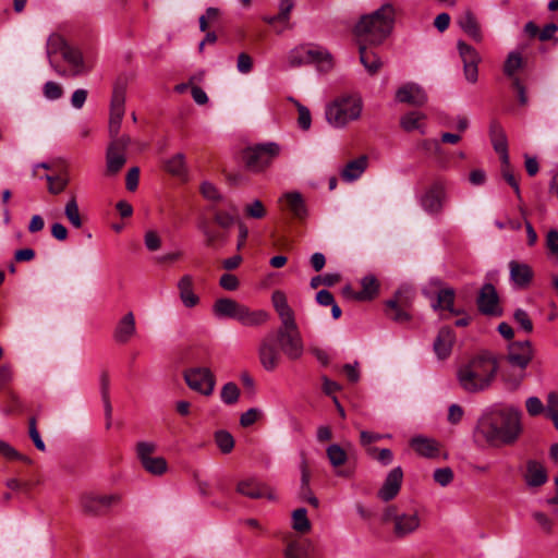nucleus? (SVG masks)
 <instances>
[{
    "mask_svg": "<svg viewBox=\"0 0 558 558\" xmlns=\"http://www.w3.org/2000/svg\"><path fill=\"white\" fill-rule=\"evenodd\" d=\"M197 227L205 238V245L207 247H217L219 245H225L228 242L227 232L213 230L206 219H202Z\"/></svg>",
    "mask_w": 558,
    "mask_h": 558,
    "instance_id": "nucleus-32",
    "label": "nucleus"
},
{
    "mask_svg": "<svg viewBox=\"0 0 558 558\" xmlns=\"http://www.w3.org/2000/svg\"><path fill=\"white\" fill-rule=\"evenodd\" d=\"M396 99L399 102L421 107L427 101V96L420 85L415 83H408L397 90Z\"/></svg>",
    "mask_w": 558,
    "mask_h": 558,
    "instance_id": "nucleus-20",
    "label": "nucleus"
},
{
    "mask_svg": "<svg viewBox=\"0 0 558 558\" xmlns=\"http://www.w3.org/2000/svg\"><path fill=\"white\" fill-rule=\"evenodd\" d=\"M510 279L518 288H526L533 279L532 268L524 263L511 260L509 263Z\"/></svg>",
    "mask_w": 558,
    "mask_h": 558,
    "instance_id": "nucleus-26",
    "label": "nucleus"
},
{
    "mask_svg": "<svg viewBox=\"0 0 558 558\" xmlns=\"http://www.w3.org/2000/svg\"><path fill=\"white\" fill-rule=\"evenodd\" d=\"M62 87L56 82L49 81L44 86V95L48 99H59L62 96Z\"/></svg>",
    "mask_w": 558,
    "mask_h": 558,
    "instance_id": "nucleus-63",
    "label": "nucleus"
},
{
    "mask_svg": "<svg viewBox=\"0 0 558 558\" xmlns=\"http://www.w3.org/2000/svg\"><path fill=\"white\" fill-rule=\"evenodd\" d=\"M326 454H327V458H328L330 464L335 469L342 466L348 460L347 452L344 451L343 448H341L337 444L330 445L326 449Z\"/></svg>",
    "mask_w": 558,
    "mask_h": 558,
    "instance_id": "nucleus-47",
    "label": "nucleus"
},
{
    "mask_svg": "<svg viewBox=\"0 0 558 558\" xmlns=\"http://www.w3.org/2000/svg\"><path fill=\"white\" fill-rule=\"evenodd\" d=\"M411 447L424 458H436L439 456V442L424 436H416L411 439Z\"/></svg>",
    "mask_w": 558,
    "mask_h": 558,
    "instance_id": "nucleus-29",
    "label": "nucleus"
},
{
    "mask_svg": "<svg viewBox=\"0 0 558 558\" xmlns=\"http://www.w3.org/2000/svg\"><path fill=\"white\" fill-rule=\"evenodd\" d=\"M384 522H393V534L403 538L414 533L421 524L417 513H399L395 506H389L383 513Z\"/></svg>",
    "mask_w": 558,
    "mask_h": 558,
    "instance_id": "nucleus-8",
    "label": "nucleus"
},
{
    "mask_svg": "<svg viewBox=\"0 0 558 558\" xmlns=\"http://www.w3.org/2000/svg\"><path fill=\"white\" fill-rule=\"evenodd\" d=\"M70 46L66 44L65 39L59 34H52L49 36L47 40V56L49 58V62L51 66L54 68L51 57L57 53H62Z\"/></svg>",
    "mask_w": 558,
    "mask_h": 558,
    "instance_id": "nucleus-45",
    "label": "nucleus"
},
{
    "mask_svg": "<svg viewBox=\"0 0 558 558\" xmlns=\"http://www.w3.org/2000/svg\"><path fill=\"white\" fill-rule=\"evenodd\" d=\"M280 352L292 361L301 359L304 353V341L295 319L281 323L275 333H269L262 340L258 355L266 371L271 372L278 367Z\"/></svg>",
    "mask_w": 558,
    "mask_h": 558,
    "instance_id": "nucleus-2",
    "label": "nucleus"
},
{
    "mask_svg": "<svg viewBox=\"0 0 558 558\" xmlns=\"http://www.w3.org/2000/svg\"><path fill=\"white\" fill-rule=\"evenodd\" d=\"M489 135L495 151L500 156L501 163L508 165V142L501 125L495 121L492 122L489 126Z\"/></svg>",
    "mask_w": 558,
    "mask_h": 558,
    "instance_id": "nucleus-24",
    "label": "nucleus"
},
{
    "mask_svg": "<svg viewBox=\"0 0 558 558\" xmlns=\"http://www.w3.org/2000/svg\"><path fill=\"white\" fill-rule=\"evenodd\" d=\"M130 143L131 138L128 135L111 140L106 155L107 172L109 174L118 173L126 162L125 150Z\"/></svg>",
    "mask_w": 558,
    "mask_h": 558,
    "instance_id": "nucleus-13",
    "label": "nucleus"
},
{
    "mask_svg": "<svg viewBox=\"0 0 558 558\" xmlns=\"http://www.w3.org/2000/svg\"><path fill=\"white\" fill-rule=\"evenodd\" d=\"M425 114L417 112V111H411L407 114H404L400 119V124L402 129L407 132H412L414 130L421 131V133H424L422 121L425 120Z\"/></svg>",
    "mask_w": 558,
    "mask_h": 558,
    "instance_id": "nucleus-43",
    "label": "nucleus"
},
{
    "mask_svg": "<svg viewBox=\"0 0 558 558\" xmlns=\"http://www.w3.org/2000/svg\"><path fill=\"white\" fill-rule=\"evenodd\" d=\"M362 290L359 291L360 301H371L378 294L379 282L373 275H367L361 279Z\"/></svg>",
    "mask_w": 558,
    "mask_h": 558,
    "instance_id": "nucleus-42",
    "label": "nucleus"
},
{
    "mask_svg": "<svg viewBox=\"0 0 558 558\" xmlns=\"http://www.w3.org/2000/svg\"><path fill=\"white\" fill-rule=\"evenodd\" d=\"M28 434H29V437L33 440L35 447L38 450H40V451H45L46 450V446H45V442L43 441V439L40 437V434H39V432L37 429V422H36L35 417H31L29 418V422H28Z\"/></svg>",
    "mask_w": 558,
    "mask_h": 558,
    "instance_id": "nucleus-59",
    "label": "nucleus"
},
{
    "mask_svg": "<svg viewBox=\"0 0 558 558\" xmlns=\"http://www.w3.org/2000/svg\"><path fill=\"white\" fill-rule=\"evenodd\" d=\"M513 318L524 331L532 332L533 324L529 314L524 310L518 308L513 314Z\"/></svg>",
    "mask_w": 558,
    "mask_h": 558,
    "instance_id": "nucleus-61",
    "label": "nucleus"
},
{
    "mask_svg": "<svg viewBox=\"0 0 558 558\" xmlns=\"http://www.w3.org/2000/svg\"><path fill=\"white\" fill-rule=\"evenodd\" d=\"M459 54L463 62V72L468 82L474 84L478 80V63L481 57L475 48L463 40L457 44Z\"/></svg>",
    "mask_w": 558,
    "mask_h": 558,
    "instance_id": "nucleus-15",
    "label": "nucleus"
},
{
    "mask_svg": "<svg viewBox=\"0 0 558 558\" xmlns=\"http://www.w3.org/2000/svg\"><path fill=\"white\" fill-rule=\"evenodd\" d=\"M215 441L222 453H230L234 447L233 436L226 430L216 432Z\"/></svg>",
    "mask_w": 558,
    "mask_h": 558,
    "instance_id": "nucleus-50",
    "label": "nucleus"
},
{
    "mask_svg": "<svg viewBox=\"0 0 558 558\" xmlns=\"http://www.w3.org/2000/svg\"><path fill=\"white\" fill-rule=\"evenodd\" d=\"M165 169L172 175H183L185 173V156L178 153L165 162Z\"/></svg>",
    "mask_w": 558,
    "mask_h": 558,
    "instance_id": "nucleus-48",
    "label": "nucleus"
},
{
    "mask_svg": "<svg viewBox=\"0 0 558 558\" xmlns=\"http://www.w3.org/2000/svg\"><path fill=\"white\" fill-rule=\"evenodd\" d=\"M368 453L372 454L378 462H380L384 465H388L392 462L393 454L390 449L384 448H368Z\"/></svg>",
    "mask_w": 558,
    "mask_h": 558,
    "instance_id": "nucleus-60",
    "label": "nucleus"
},
{
    "mask_svg": "<svg viewBox=\"0 0 558 558\" xmlns=\"http://www.w3.org/2000/svg\"><path fill=\"white\" fill-rule=\"evenodd\" d=\"M280 146L269 142L247 147L243 151V160L248 170L260 172L279 156Z\"/></svg>",
    "mask_w": 558,
    "mask_h": 558,
    "instance_id": "nucleus-7",
    "label": "nucleus"
},
{
    "mask_svg": "<svg viewBox=\"0 0 558 558\" xmlns=\"http://www.w3.org/2000/svg\"><path fill=\"white\" fill-rule=\"evenodd\" d=\"M447 184L444 180H435L420 197V205L432 216H440L447 203Z\"/></svg>",
    "mask_w": 558,
    "mask_h": 558,
    "instance_id": "nucleus-9",
    "label": "nucleus"
},
{
    "mask_svg": "<svg viewBox=\"0 0 558 558\" xmlns=\"http://www.w3.org/2000/svg\"><path fill=\"white\" fill-rule=\"evenodd\" d=\"M236 492L252 499L268 498L274 499L271 489L255 478L240 481L236 485Z\"/></svg>",
    "mask_w": 558,
    "mask_h": 558,
    "instance_id": "nucleus-21",
    "label": "nucleus"
},
{
    "mask_svg": "<svg viewBox=\"0 0 558 558\" xmlns=\"http://www.w3.org/2000/svg\"><path fill=\"white\" fill-rule=\"evenodd\" d=\"M144 243L148 251L155 252L161 246V239L156 231L149 230L145 233Z\"/></svg>",
    "mask_w": 558,
    "mask_h": 558,
    "instance_id": "nucleus-62",
    "label": "nucleus"
},
{
    "mask_svg": "<svg viewBox=\"0 0 558 558\" xmlns=\"http://www.w3.org/2000/svg\"><path fill=\"white\" fill-rule=\"evenodd\" d=\"M396 10L385 3L371 14L363 15L354 27L359 43L378 46L390 35L395 24Z\"/></svg>",
    "mask_w": 558,
    "mask_h": 558,
    "instance_id": "nucleus-3",
    "label": "nucleus"
},
{
    "mask_svg": "<svg viewBox=\"0 0 558 558\" xmlns=\"http://www.w3.org/2000/svg\"><path fill=\"white\" fill-rule=\"evenodd\" d=\"M367 167V157L361 156L351 160L343 168L341 175L347 181H354L359 179Z\"/></svg>",
    "mask_w": 558,
    "mask_h": 558,
    "instance_id": "nucleus-40",
    "label": "nucleus"
},
{
    "mask_svg": "<svg viewBox=\"0 0 558 558\" xmlns=\"http://www.w3.org/2000/svg\"><path fill=\"white\" fill-rule=\"evenodd\" d=\"M460 28L475 43H482L484 35L475 14L470 10H465L457 21Z\"/></svg>",
    "mask_w": 558,
    "mask_h": 558,
    "instance_id": "nucleus-23",
    "label": "nucleus"
},
{
    "mask_svg": "<svg viewBox=\"0 0 558 558\" xmlns=\"http://www.w3.org/2000/svg\"><path fill=\"white\" fill-rule=\"evenodd\" d=\"M478 311L487 316H500L502 314L499 306V296L492 283H485L476 300Z\"/></svg>",
    "mask_w": 558,
    "mask_h": 558,
    "instance_id": "nucleus-16",
    "label": "nucleus"
},
{
    "mask_svg": "<svg viewBox=\"0 0 558 558\" xmlns=\"http://www.w3.org/2000/svg\"><path fill=\"white\" fill-rule=\"evenodd\" d=\"M548 480L546 469L544 465L536 460H529L526 462V472L524 474V481L530 487H539L544 485Z\"/></svg>",
    "mask_w": 558,
    "mask_h": 558,
    "instance_id": "nucleus-27",
    "label": "nucleus"
},
{
    "mask_svg": "<svg viewBox=\"0 0 558 558\" xmlns=\"http://www.w3.org/2000/svg\"><path fill=\"white\" fill-rule=\"evenodd\" d=\"M546 415L553 421L556 429H558V401L556 399V392L548 395Z\"/></svg>",
    "mask_w": 558,
    "mask_h": 558,
    "instance_id": "nucleus-57",
    "label": "nucleus"
},
{
    "mask_svg": "<svg viewBox=\"0 0 558 558\" xmlns=\"http://www.w3.org/2000/svg\"><path fill=\"white\" fill-rule=\"evenodd\" d=\"M186 385L194 391L204 396H210L214 392L216 379L211 371L207 367H192L184 372Z\"/></svg>",
    "mask_w": 558,
    "mask_h": 558,
    "instance_id": "nucleus-11",
    "label": "nucleus"
},
{
    "mask_svg": "<svg viewBox=\"0 0 558 558\" xmlns=\"http://www.w3.org/2000/svg\"><path fill=\"white\" fill-rule=\"evenodd\" d=\"M403 480V471L400 466L393 468L386 476L377 496L383 501L392 500L400 492Z\"/></svg>",
    "mask_w": 558,
    "mask_h": 558,
    "instance_id": "nucleus-18",
    "label": "nucleus"
},
{
    "mask_svg": "<svg viewBox=\"0 0 558 558\" xmlns=\"http://www.w3.org/2000/svg\"><path fill=\"white\" fill-rule=\"evenodd\" d=\"M387 316L396 323H407L411 316L400 303L398 294L386 303Z\"/></svg>",
    "mask_w": 558,
    "mask_h": 558,
    "instance_id": "nucleus-38",
    "label": "nucleus"
},
{
    "mask_svg": "<svg viewBox=\"0 0 558 558\" xmlns=\"http://www.w3.org/2000/svg\"><path fill=\"white\" fill-rule=\"evenodd\" d=\"M295 107L299 112L298 124L302 130L307 131L311 128L312 123L311 112L305 106H303L299 101H295Z\"/></svg>",
    "mask_w": 558,
    "mask_h": 558,
    "instance_id": "nucleus-58",
    "label": "nucleus"
},
{
    "mask_svg": "<svg viewBox=\"0 0 558 558\" xmlns=\"http://www.w3.org/2000/svg\"><path fill=\"white\" fill-rule=\"evenodd\" d=\"M100 393L104 403L106 428L109 429L112 424V405L110 401V378L107 371L100 374Z\"/></svg>",
    "mask_w": 558,
    "mask_h": 558,
    "instance_id": "nucleus-33",
    "label": "nucleus"
},
{
    "mask_svg": "<svg viewBox=\"0 0 558 558\" xmlns=\"http://www.w3.org/2000/svg\"><path fill=\"white\" fill-rule=\"evenodd\" d=\"M120 500L118 495H96L93 493L83 494L80 498L82 511L87 515H102L110 507Z\"/></svg>",
    "mask_w": 558,
    "mask_h": 558,
    "instance_id": "nucleus-12",
    "label": "nucleus"
},
{
    "mask_svg": "<svg viewBox=\"0 0 558 558\" xmlns=\"http://www.w3.org/2000/svg\"><path fill=\"white\" fill-rule=\"evenodd\" d=\"M125 96L121 89H114L110 105L109 134L112 140L120 138L119 132L124 116Z\"/></svg>",
    "mask_w": 558,
    "mask_h": 558,
    "instance_id": "nucleus-17",
    "label": "nucleus"
},
{
    "mask_svg": "<svg viewBox=\"0 0 558 558\" xmlns=\"http://www.w3.org/2000/svg\"><path fill=\"white\" fill-rule=\"evenodd\" d=\"M63 59L72 66V69L69 72H65L63 70H60L59 68L54 66V70L57 73L61 76H78L83 75L88 72V69L85 66L83 56L81 51L77 49H74L72 47H69L63 51Z\"/></svg>",
    "mask_w": 558,
    "mask_h": 558,
    "instance_id": "nucleus-22",
    "label": "nucleus"
},
{
    "mask_svg": "<svg viewBox=\"0 0 558 558\" xmlns=\"http://www.w3.org/2000/svg\"><path fill=\"white\" fill-rule=\"evenodd\" d=\"M46 180L48 181V190L51 194L61 193L69 183V179L64 173L58 175L47 174Z\"/></svg>",
    "mask_w": 558,
    "mask_h": 558,
    "instance_id": "nucleus-51",
    "label": "nucleus"
},
{
    "mask_svg": "<svg viewBox=\"0 0 558 558\" xmlns=\"http://www.w3.org/2000/svg\"><path fill=\"white\" fill-rule=\"evenodd\" d=\"M64 215L69 222L76 229L83 226L76 196L72 195L64 207Z\"/></svg>",
    "mask_w": 558,
    "mask_h": 558,
    "instance_id": "nucleus-44",
    "label": "nucleus"
},
{
    "mask_svg": "<svg viewBox=\"0 0 558 558\" xmlns=\"http://www.w3.org/2000/svg\"><path fill=\"white\" fill-rule=\"evenodd\" d=\"M228 210H221L211 206L213 219L222 229H229L235 221L238 208L232 203H228Z\"/></svg>",
    "mask_w": 558,
    "mask_h": 558,
    "instance_id": "nucleus-36",
    "label": "nucleus"
},
{
    "mask_svg": "<svg viewBox=\"0 0 558 558\" xmlns=\"http://www.w3.org/2000/svg\"><path fill=\"white\" fill-rule=\"evenodd\" d=\"M363 101L357 95H341L326 107V119L335 128H343L361 117Z\"/></svg>",
    "mask_w": 558,
    "mask_h": 558,
    "instance_id": "nucleus-5",
    "label": "nucleus"
},
{
    "mask_svg": "<svg viewBox=\"0 0 558 558\" xmlns=\"http://www.w3.org/2000/svg\"><path fill=\"white\" fill-rule=\"evenodd\" d=\"M534 356L533 345L530 341H513L508 345L507 361L513 367H518L521 372L527 367ZM524 377V373L520 375V380Z\"/></svg>",
    "mask_w": 558,
    "mask_h": 558,
    "instance_id": "nucleus-14",
    "label": "nucleus"
},
{
    "mask_svg": "<svg viewBox=\"0 0 558 558\" xmlns=\"http://www.w3.org/2000/svg\"><path fill=\"white\" fill-rule=\"evenodd\" d=\"M497 369V362L492 355H478L458 369V383L466 392H481L490 387Z\"/></svg>",
    "mask_w": 558,
    "mask_h": 558,
    "instance_id": "nucleus-4",
    "label": "nucleus"
},
{
    "mask_svg": "<svg viewBox=\"0 0 558 558\" xmlns=\"http://www.w3.org/2000/svg\"><path fill=\"white\" fill-rule=\"evenodd\" d=\"M521 412L513 407L495 405L477 420L473 438L480 446L500 447L513 444L521 434Z\"/></svg>",
    "mask_w": 558,
    "mask_h": 558,
    "instance_id": "nucleus-1",
    "label": "nucleus"
},
{
    "mask_svg": "<svg viewBox=\"0 0 558 558\" xmlns=\"http://www.w3.org/2000/svg\"><path fill=\"white\" fill-rule=\"evenodd\" d=\"M241 303L230 298H221L215 301L213 313L217 318L235 319L241 307Z\"/></svg>",
    "mask_w": 558,
    "mask_h": 558,
    "instance_id": "nucleus-30",
    "label": "nucleus"
},
{
    "mask_svg": "<svg viewBox=\"0 0 558 558\" xmlns=\"http://www.w3.org/2000/svg\"><path fill=\"white\" fill-rule=\"evenodd\" d=\"M135 318L132 312L125 314L114 329V340L119 343H126L135 333Z\"/></svg>",
    "mask_w": 558,
    "mask_h": 558,
    "instance_id": "nucleus-31",
    "label": "nucleus"
},
{
    "mask_svg": "<svg viewBox=\"0 0 558 558\" xmlns=\"http://www.w3.org/2000/svg\"><path fill=\"white\" fill-rule=\"evenodd\" d=\"M201 193L202 195L213 202H222L223 197L220 194L219 190L211 182L205 181L201 184Z\"/></svg>",
    "mask_w": 558,
    "mask_h": 558,
    "instance_id": "nucleus-56",
    "label": "nucleus"
},
{
    "mask_svg": "<svg viewBox=\"0 0 558 558\" xmlns=\"http://www.w3.org/2000/svg\"><path fill=\"white\" fill-rule=\"evenodd\" d=\"M456 342V333L452 328L441 327L436 336L433 350L439 360H446L450 356L453 344Z\"/></svg>",
    "mask_w": 558,
    "mask_h": 558,
    "instance_id": "nucleus-19",
    "label": "nucleus"
},
{
    "mask_svg": "<svg viewBox=\"0 0 558 558\" xmlns=\"http://www.w3.org/2000/svg\"><path fill=\"white\" fill-rule=\"evenodd\" d=\"M272 305L280 318V323L294 320V312L288 304L287 296L282 291H275L271 295Z\"/></svg>",
    "mask_w": 558,
    "mask_h": 558,
    "instance_id": "nucleus-34",
    "label": "nucleus"
},
{
    "mask_svg": "<svg viewBox=\"0 0 558 558\" xmlns=\"http://www.w3.org/2000/svg\"><path fill=\"white\" fill-rule=\"evenodd\" d=\"M523 66V59L519 52L512 51L508 54L505 64L504 73L513 81L519 78L515 74Z\"/></svg>",
    "mask_w": 558,
    "mask_h": 558,
    "instance_id": "nucleus-46",
    "label": "nucleus"
},
{
    "mask_svg": "<svg viewBox=\"0 0 558 558\" xmlns=\"http://www.w3.org/2000/svg\"><path fill=\"white\" fill-rule=\"evenodd\" d=\"M240 397V389L234 383H227L223 385L220 398L226 404H234Z\"/></svg>",
    "mask_w": 558,
    "mask_h": 558,
    "instance_id": "nucleus-52",
    "label": "nucleus"
},
{
    "mask_svg": "<svg viewBox=\"0 0 558 558\" xmlns=\"http://www.w3.org/2000/svg\"><path fill=\"white\" fill-rule=\"evenodd\" d=\"M532 515L544 532H546L547 534H550L553 532L554 522L547 514L541 511H535L533 512Z\"/></svg>",
    "mask_w": 558,
    "mask_h": 558,
    "instance_id": "nucleus-64",
    "label": "nucleus"
},
{
    "mask_svg": "<svg viewBox=\"0 0 558 558\" xmlns=\"http://www.w3.org/2000/svg\"><path fill=\"white\" fill-rule=\"evenodd\" d=\"M311 542L307 539H292L288 543L286 558H310Z\"/></svg>",
    "mask_w": 558,
    "mask_h": 558,
    "instance_id": "nucleus-39",
    "label": "nucleus"
},
{
    "mask_svg": "<svg viewBox=\"0 0 558 558\" xmlns=\"http://www.w3.org/2000/svg\"><path fill=\"white\" fill-rule=\"evenodd\" d=\"M180 300L187 308L195 307L199 303V298L194 292V279L191 275H184L178 281Z\"/></svg>",
    "mask_w": 558,
    "mask_h": 558,
    "instance_id": "nucleus-25",
    "label": "nucleus"
},
{
    "mask_svg": "<svg viewBox=\"0 0 558 558\" xmlns=\"http://www.w3.org/2000/svg\"><path fill=\"white\" fill-rule=\"evenodd\" d=\"M269 318V314L264 310L252 311L246 305L242 304L235 320L248 327L260 326Z\"/></svg>",
    "mask_w": 558,
    "mask_h": 558,
    "instance_id": "nucleus-28",
    "label": "nucleus"
},
{
    "mask_svg": "<svg viewBox=\"0 0 558 558\" xmlns=\"http://www.w3.org/2000/svg\"><path fill=\"white\" fill-rule=\"evenodd\" d=\"M244 213L248 218L263 219L266 216V208L259 199L245 205Z\"/></svg>",
    "mask_w": 558,
    "mask_h": 558,
    "instance_id": "nucleus-54",
    "label": "nucleus"
},
{
    "mask_svg": "<svg viewBox=\"0 0 558 558\" xmlns=\"http://www.w3.org/2000/svg\"><path fill=\"white\" fill-rule=\"evenodd\" d=\"M156 450L157 446L151 441H138L135 446L136 457L144 470L159 476L167 472L168 463L162 457H151Z\"/></svg>",
    "mask_w": 558,
    "mask_h": 558,
    "instance_id": "nucleus-10",
    "label": "nucleus"
},
{
    "mask_svg": "<svg viewBox=\"0 0 558 558\" xmlns=\"http://www.w3.org/2000/svg\"><path fill=\"white\" fill-rule=\"evenodd\" d=\"M288 62L292 68L316 64L319 71L324 72L332 68L331 54L327 50L312 45H302L292 49L288 54Z\"/></svg>",
    "mask_w": 558,
    "mask_h": 558,
    "instance_id": "nucleus-6",
    "label": "nucleus"
},
{
    "mask_svg": "<svg viewBox=\"0 0 558 558\" xmlns=\"http://www.w3.org/2000/svg\"><path fill=\"white\" fill-rule=\"evenodd\" d=\"M456 298V292L451 288L441 289L437 293V301L433 304V308L436 310H447L453 315H459L461 312L453 307Z\"/></svg>",
    "mask_w": 558,
    "mask_h": 558,
    "instance_id": "nucleus-41",
    "label": "nucleus"
},
{
    "mask_svg": "<svg viewBox=\"0 0 558 558\" xmlns=\"http://www.w3.org/2000/svg\"><path fill=\"white\" fill-rule=\"evenodd\" d=\"M434 481L442 487L448 486L454 477L453 471L451 468H439L434 471L433 474Z\"/></svg>",
    "mask_w": 558,
    "mask_h": 558,
    "instance_id": "nucleus-55",
    "label": "nucleus"
},
{
    "mask_svg": "<svg viewBox=\"0 0 558 558\" xmlns=\"http://www.w3.org/2000/svg\"><path fill=\"white\" fill-rule=\"evenodd\" d=\"M341 279L339 274H326L324 276H315L311 279V288L317 289L319 286L324 284L326 287H332L338 283Z\"/></svg>",
    "mask_w": 558,
    "mask_h": 558,
    "instance_id": "nucleus-53",
    "label": "nucleus"
},
{
    "mask_svg": "<svg viewBox=\"0 0 558 558\" xmlns=\"http://www.w3.org/2000/svg\"><path fill=\"white\" fill-rule=\"evenodd\" d=\"M292 527L299 533H306L311 530V522L305 508H299L293 511Z\"/></svg>",
    "mask_w": 558,
    "mask_h": 558,
    "instance_id": "nucleus-49",
    "label": "nucleus"
},
{
    "mask_svg": "<svg viewBox=\"0 0 558 558\" xmlns=\"http://www.w3.org/2000/svg\"><path fill=\"white\" fill-rule=\"evenodd\" d=\"M281 201L286 202L287 209L298 219H303L307 215L305 202L299 192L286 193Z\"/></svg>",
    "mask_w": 558,
    "mask_h": 558,
    "instance_id": "nucleus-35",
    "label": "nucleus"
},
{
    "mask_svg": "<svg viewBox=\"0 0 558 558\" xmlns=\"http://www.w3.org/2000/svg\"><path fill=\"white\" fill-rule=\"evenodd\" d=\"M360 61L365 66L369 74H376L381 68L383 63L379 57L367 49L366 44L359 43Z\"/></svg>",
    "mask_w": 558,
    "mask_h": 558,
    "instance_id": "nucleus-37",
    "label": "nucleus"
}]
</instances>
